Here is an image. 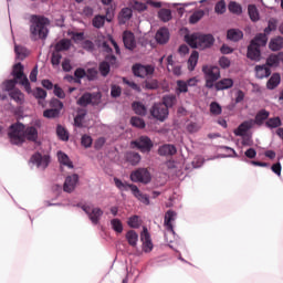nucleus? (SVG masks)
<instances>
[{
    "label": "nucleus",
    "mask_w": 283,
    "mask_h": 283,
    "mask_svg": "<svg viewBox=\"0 0 283 283\" xmlns=\"http://www.w3.org/2000/svg\"><path fill=\"white\" fill-rule=\"evenodd\" d=\"M158 19L159 21H163V23H169L174 19V15L171 14V9L161 8L158 11Z\"/></svg>",
    "instance_id": "f704fd0d"
},
{
    "label": "nucleus",
    "mask_w": 283,
    "mask_h": 283,
    "mask_svg": "<svg viewBox=\"0 0 283 283\" xmlns=\"http://www.w3.org/2000/svg\"><path fill=\"white\" fill-rule=\"evenodd\" d=\"M228 10L232 14H237V17H240V14H242V4H240V3L235 2V1H231L228 4Z\"/></svg>",
    "instance_id": "49530a36"
},
{
    "label": "nucleus",
    "mask_w": 283,
    "mask_h": 283,
    "mask_svg": "<svg viewBox=\"0 0 283 283\" xmlns=\"http://www.w3.org/2000/svg\"><path fill=\"white\" fill-rule=\"evenodd\" d=\"M87 72L84 67H77L74 71V83H77V85H81L83 78H86Z\"/></svg>",
    "instance_id": "37998d69"
},
{
    "label": "nucleus",
    "mask_w": 283,
    "mask_h": 283,
    "mask_svg": "<svg viewBox=\"0 0 283 283\" xmlns=\"http://www.w3.org/2000/svg\"><path fill=\"white\" fill-rule=\"evenodd\" d=\"M280 63H283V51L277 54L272 53L266 57L265 65L271 70V67H280Z\"/></svg>",
    "instance_id": "dca6fc26"
},
{
    "label": "nucleus",
    "mask_w": 283,
    "mask_h": 283,
    "mask_svg": "<svg viewBox=\"0 0 283 283\" xmlns=\"http://www.w3.org/2000/svg\"><path fill=\"white\" fill-rule=\"evenodd\" d=\"M70 48H72V40L64 38L56 42L54 52H67Z\"/></svg>",
    "instance_id": "cd10ccee"
},
{
    "label": "nucleus",
    "mask_w": 283,
    "mask_h": 283,
    "mask_svg": "<svg viewBox=\"0 0 283 283\" xmlns=\"http://www.w3.org/2000/svg\"><path fill=\"white\" fill-rule=\"evenodd\" d=\"M247 59L254 61V63H260V61H262V49L260 48V43L250 41L247 50Z\"/></svg>",
    "instance_id": "9b49d317"
},
{
    "label": "nucleus",
    "mask_w": 283,
    "mask_h": 283,
    "mask_svg": "<svg viewBox=\"0 0 283 283\" xmlns=\"http://www.w3.org/2000/svg\"><path fill=\"white\" fill-rule=\"evenodd\" d=\"M275 30H277V20L270 19L268 21V27L264 29V34H271L272 32H275Z\"/></svg>",
    "instance_id": "680f3d73"
},
{
    "label": "nucleus",
    "mask_w": 283,
    "mask_h": 283,
    "mask_svg": "<svg viewBox=\"0 0 283 283\" xmlns=\"http://www.w3.org/2000/svg\"><path fill=\"white\" fill-rule=\"evenodd\" d=\"M92 143H94V139H92V136L84 134L81 138V145L82 147H85V149H90L92 147Z\"/></svg>",
    "instance_id": "774afa93"
},
{
    "label": "nucleus",
    "mask_w": 283,
    "mask_h": 283,
    "mask_svg": "<svg viewBox=\"0 0 283 283\" xmlns=\"http://www.w3.org/2000/svg\"><path fill=\"white\" fill-rule=\"evenodd\" d=\"M184 40L191 50H209L213 48L216 43L213 34L202 32L187 33Z\"/></svg>",
    "instance_id": "7ed1b4c3"
},
{
    "label": "nucleus",
    "mask_w": 283,
    "mask_h": 283,
    "mask_svg": "<svg viewBox=\"0 0 283 283\" xmlns=\"http://www.w3.org/2000/svg\"><path fill=\"white\" fill-rule=\"evenodd\" d=\"M251 41L259 43L260 48H265L266 43H269V38L266 36V33H259Z\"/></svg>",
    "instance_id": "3c124183"
},
{
    "label": "nucleus",
    "mask_w": 283,
    "mask_h": 283,
    "mask_svg": "<svg viewBox=\"0 0 283 283\" xmlns=\"http://www.w3.org/2000/svg\"><path fill=\"white\" fill-rule=\"evenodd\" d=\"M57 160L60 165H63V167H67L69 169H74V163L70 160V156L63 153V150L57 151Z\"/></svg>",
    "instance_id": "c756f323"
},
{
    "label": "nucleus",
    "mask_w": 283,
    "mask_h": 283,
    "mask_svg": "<svg viewBox=\"0 0 283 283\" xmlns=\"http://www.w3.org/2000/svg\"><path fill=\"white\" fill-rule=\"evenodd\" d=\"M282 83V75L280 73H273L266 82L268 90H275Z\"/></svg>",
    "instance_id": "c85d7f7f"
},
{
    "label": "nucleus",
    "mask_w": 283,
    "mask_h": 283,
    "mask_svg": "<svg viewBox=\"0 0 283 283\" xmlns=\"http://www.w3.org/2000/svg\"><path fill=\"white\" fill-rule=\"evenodd\" d=\"M178 154V148L174 144H164L158 148L159 156H176Z\"/></svg>",
    "instance_id": "412c9836"
},
{
    "label": "nucleus",
    "mask_w": 283,
    "mask_h": 283,
    "mask_svg": "<svg viewBox=\"0 0 283 283\" xmlns=\"http://www.w3.org/2000/svg\"><path fill=\"white\" fill-rule=\"evenodd\" d=\"M189 92V85L185 80L177 81L176 94H187Z\"/></svg>",
    "instance_id": "603ef678"
},
{
    "label": "nucleus",
    "mask_w": 283,
    "mask_h": 283,
    "mask_svg": "<svg viewBox=\"0 0 283 283\" xmlns=\"http://www.w3.org/2000/svg\"><path fill=\"white\" fill-rule=\"evenodd\" d=\"M8 137L10 138L11 145L17 146L23 145L25 138L31 143H36L39 140V129H36V126H28L25 128V124L17 122L10 125Z\"/></svg>",
    "instance_id": "f03ea898"
},
{
    "label": "nucleus",
    "mask_w": 283,
    "mask_h": 283,
    "mask_svg": "<svg viewBox=\"0 0 283 283\" xmlns=\"http://www.w3.org/2000/svg\"><path fill=\"white\" fill-rule=\"evenodd\" d=\"M103 25H105V15H95V19H93V28L101 30Z\"/></svg>",
    "instance_id": "0e129e2a"
},
{
    "label": "nucleus",
    "mask_w": 283,
    "mask_h": 283,
    "mask_svg": "<svg viewBox=\"0 0 283 283\" xmlns=\"http://www.w3.org/2000/svg\"><path fill=\"white\" fill-rule=\"evenodd\" d=\"M2 85H4L3 91L10 94V92H14V90H18L17 85H19V80H15L14 77L12 80H6Z\"/></svg>",
    "instance_id": "79ce46f5"
},
{
    "label": "nucleus",
    "mask_w": 283,
    "mask_h": 283,
    "mask_svg": "<svg viewBox=\"0 0 283 283\" xmlns=\"http://www.w3.org/2000/svg\"><path fill=\"white\" fill-rule=\"evenodd\" d=\"M255 78L262 81V78H269L271 76V69L266 66V64H259L254 67Z\"/></svg>",
    "instance_id": "b1692460"
},
{
    "label": "nucleus",
    "mask_w": 283,
    "mask_h": 283,
    "mask_svg": "<svg viewBox=\"0 0 283 283\" xmlns=\"http://www.w3.org/2000/svg\"><path fill=\"white\" fill-rule=\"evenodd\" d=\"M125 238L129 247H133V249L138 247V232H136V230H128L125 234Z\"/></svg>",
    "instance_id": "7c9ffc66"
},
{
    "label": "nucleus",
    "mask_w": 283,
    "mask_h": 283,
    "mask_svg": "<svg viewBox=\"0 0 283 283\" xmlns=\"http://www.w3.org/2000/svg\"><path fill=\"white\" fill-rule=\"evenodd\" d=\"M210 114H212V116H220V114H222V105L216 101L211 102Z\"/></svg>",
    "instance_id": "6e6d98bb"
},
{
    "label": "nucleus",
    "mask_w": 283,
    "mask_h": 283,
    "mask_svg": "<svg viewBox=\"0 0 283 283\" xmlns=\"http://www.w3.org/2000/svg\"><path fill=\"white\" fill-rule=\"evenodd\" d=\"M132 195L134 196V198H136L137 200H139V202H142L143 205L149 206L150 201H149V195L147 193H143L140 191V189L138 188V186H134L133 187V192Z\"/></svg>",
    "instance_id": "a878e982"
},
{
    "label": "nucleus",
    "mask_w": 283,
    "mask_h": 283,
    "mask_svg": "<svg viewBox=\"0 0 283 283\" xmlns=\"http://www.w3.org/2000/svg\"><path fill=\"white\" fill-rule=\"evenodd\" d=\"M132 107L137 116H147V106L143 102H133Z\"/></svg>",
    "instance_id": "ea45409f"
},
{
    "label": "nucleus",
    "mask_w": 283,
    "mask_h": 283,
    "mask_svg": "<svg viewBox=\"0 0 283 283\" xmlns=\"http://www.w3.org/2000/svg\"><path fill=\"white\" fill-rule=\"evenodd\" d=\"M49 106L51 109H59V112H62V109L65 107V105L61 102V99L56 97H52L49 102Z\"/></svg>",
    "instance_id": "4d7b16f0"
},
{
    "label": "nucleus",
    "mask_w": 283,
    "mask_h": 283,
    "mask_svg": "<svg viewBox=\"0 0 283 283\" xmlns=\"http://www.w3.org/2000/svg\"><path fill=\"white\" fill-rule=\"evenodd\" d=\"M130 125L132 127H136L137 129H145V127L147 126L143 117H136V116H133L130 118Z\"/></svg>",
    "instance_id": "09e8293b"
},
{
    "label": "nucleus",
    "mask_w": 283,
    "mask_h": 283,
    "mask_svg": "<svg viewBox=\"0 0 283 283\" xmlns=\"http://www.w3.org/2000/svg\"><path fill=\"white\" fill-rule=\"evenodd\" d=\"M135 149H138L140 154H149L154 149V142L149 136L143 135L138 139L133 140Z\"/></svg>",
    "instance_id": "423d86ee"
},
{
    "label": "nucleus",
    "mask_w": 283,
    "mask_h": 283,
    "mask_svg": "<svg viewBox=\"0 0 283 283\" xmlns=\"http://www.w3.org/2000/svg\"><path fill=\"white\" fill-rule=\"evenodd\" d=\"M155 39L159 45H167L169 43V29L161 28L157 31Z\"/></svg>",
    "instance_id": "aec40b11"
},
{
    "label": "nucleus",
    "mask_w": 283,
    "mask_h": 283,
    "mask_svg": "<svg viewBox=\"0 0 283 283\" xmlns=\"http://www.w3.org/2000/svg\"><path fill=\"white\" fill-rule=\"evenodd\" d=\"M44 118H49L50 120L54 118H61V111L56 108H46L43 111Z\"/></svg>",
    "instance_id": "a18cd8bd"
},
{
    "label": "nucleus",
    "mask_w": 283,
    "mask_h": 283,
    "mask_svg": "<svg viewBox=\"0 0 283 283\" xmlns=\"http://www.w3.org/2000/svg\"><path fill=\"white\" fill-rule=\"evenodd\" d=\"M77 105H80V107H87V105H92V93L90 92L84 93L77 99Z\"/></svg>",
    "instance_id": "c03bdc74"
},
{
    "label": "nucleus",
    "mask_w": 283,
    "mask_h": 283,
    "mask_svg": "<svg viewBox=\"0 0 283 283\" xmlns=\"http://www.w3.org/2000/svg\"><path fill=\"white\" fill-rule=\"evenodd\" d=\"M56 136L62 140L63 143H67L70 140V132L66 130L63 125L59 124L56 126Z\"/></svg>",
    "instance_id": "a19ab883"
},
{
    "label": "nucleus",
    "mask_w": 283,
    "mask_h": 283,
    "mask_svg": "<svg viewBox=\"0 0 283 283\" xmlns=\"http://www.w3.org/2000/svg\"><path fill=\"white\" fill-rule=\"evenodd\" d=\"M127 226L130 229H140V217L138 214L130 216L127 220Z\"/></svg>",
    "instance_id": "de8ad7c7"
},
{
    "label": "nucleus",
    "mask_w": 283,
    "mask_h": 283,
    "mask_svg": "<svg viewBox=\"0 0 283 283\" xmlns=\"http://www.w3.org/2000/svg\"><path fill=\"white\" fill-rule=\"evenodd\" d=\"M134 17V10L129 7H124L118 15L119 25H125Z\"/></svg>",
    "instance_id": "6ab92c4d"
},
{
    "label": "nucleus",
    "mask_w": 283,
    "mask_h": 283,
    "mask_svg": "<svg viewBox=\"0 0 283 283\" xmlns=\"http://www.w3.org/2000/svg\"><path fill=\"white\" fill-rule=\"evenodd\" d=\"M76 185H78V174L69 175L65 178L63 191L65 193H72L76 189Z\"/></svg>",
    "instance_id": "ddd939ff"
},
{
    "label": "nucleus",
    "mask_w": 283,
    "mask_h": 283,
    "mask_svg": "<svg viewBox=\"0 0 283 283\" xmlns=\"http://www.w3.org/2000/svg\"><path fill=\"white\" fill-rule=\"evenodd\" d=\"M132 72L136 78H145V76H151L156 72V67L150 64L135 63L132 66Z\"/></svg>",
    "instance_id": "6e6552de"
},
{
    "label": "nucleus",
    "mask_w": 283,
    "mask_h": 283,
    "mask_svg": "<svg viewBox=\"0 0 283 283\" xmlns=\"http://www.w3.org/2000/svg\"><path fill=\"white\" fill-rule=\"evenodd\" d=\"M14 53H15V59H19V61H23L28 54H25V48L21 45H15L14 46Z\"/></svg>",
    "instance_id": "e2e57ef3"
},
{
    "label": "nucleus",
    "mask_w": 283,
    "mask_h": 283,
    "mask_svg": "<svg viewBox=\"0 0 283 283\" xmlns=\"http://www.w3.org/2000/svg\"><path fill=\"white\" fill-rule=\"evenodd\" d=\"M143 87L144 90L155 91L160 88V83L158 82L157 78L147 76V78L144 81Z\"/></svg>",
    "instance_id": "c9c22d12"
},
{
    "label": "nucleus",
    "mask_w": 283,
    "mask_h": 283,
    "mask_svg": "<svg viewBox=\"0 0 283 283\" xmlns=\"http://www.w3.org/2000/svg\"><path fill=\"white\" fill-rule=\"evenodd\" d=\"M198 59H200V53L198 51H192L189 59H188V70L189 72H193L196 70V66L198 65Z\"/></svg>",
    "instance_id": "58836bf2"
},
{
    "label": "nucleus",
    "mask_w": 283,
    "mask_h": 283,
    "mask_svg": "<svg viewBox=\"0 0 283 283\" xmlns=\"http://www.w3.org/2000/svg\"><path fill=\"white\" fill-rule=\"evenodd\" d=\"M52 157H50V155L42 156L40 151H36L30 157L29 163H31V165H35L38 169H40V167H42V169H48Z\"/></svg>",
    "instance_id": "9d476101"
},
{
    "label": "nucleus",
    "mask_w": 283,
    "mask_h": 283,
    "mask_svg": "<svg viewBox=\"0 0 283 283\" xmlns=\"http://www.w3.org/2000/svg\"><path fill=\"white\" fill-rule=\"evenodd\" d=\"M124 48L126 50L134 51L136 50V35H134V32L126 30L123 32L122 35Z\"/></svg>",
    "instance_id": "4468645a"
},
{
    "label": "nucleus",
    "mask_w": 283,
    "mask_h": 283,
    "mask_svg": "<svg viewBox=\"0 0 283 283\" xmlns=\"http://www.w3.org/2000/svg\"><path fill=\"white\" fill-rule=\"evenodd\" d=\"M101 98H103V93L101 91L91 93V103L93 107L101 105Z\"/></svg>",
    "instance_id": "052dcab7"
},
{
    "label": "nucleus",
    "mask_w": 283,
    "mask_h": 283,
    "mask_svg": "<svg viewBox=\"0 0 283 283\" xmlns=\"http://www.w3.org/2000/svg\"><path fill=\"white\" fill-rule=\"evenodd\" d=\"M113 182H114L115 187L118 189V191H129L130 190L133 192L134 187H136V185L129 184L127 181H123L118 177H114Z\"/></svg>",
    "instance_id": "5701e85b"
},
{
    "label": "nucleus",
    "mask_w": 283,
    "mask_h": 283,
    "mask_svg": "<svg viewBox=\"0 0 283 283\" xmlns=\"http://www.w3.org/2000/svg\"><path fill=\"white\" fill-rule=\"evenodd\" d=\"M104 59L105 60L98 64V72L103 78H107L112 72V65H116L117 57L114 54H107Z\"/></svg>",
    "instance_id": "0eeeda50"
},
{
    "label": "nucleus",
    "mask_w": 283,
    "mask_h": 283,
    "mask_svg": "<svg viewBox=\"0 0 283 283\" xmlns=\"http://www.w3.org/2000/svg\"><path fill=\"white\" fill-rule=\"evenodd\" d=\"M32 94L38 101H45V98H48V91L43 90L41 86L35 87Z\"/></svg>",
    "instance_id": "864d4df0"
},
{
    "label": "nucleus",
    "mask_w": 283,
    "mask_h": 283,
    "mask_svg": "<svg viewBox=\"0 0 283 283\" xmlns=\"http://www.w3.org/2000/svg\"><path fill=\"white\" fill-rule=\"evenodd\" d=\"M244 39V32L240 29H229L227 31V40L232 41L233 43H239V41H242Z\"/></svg>",
    "instance_id": "4be33fe9"
},
{
    "label": "nucleus",
    "mask_w": 283,
    "mask_h": 283,
    "mask_svg": "<svg viewBox=\"0 0 283 283\" xmlns=\"http://www.w3.org/2000/svg\"><path fill=\"white\" fill-rule=\"evenodd\" d=\"M214 12L217 14H224L227 12V2L224 0H220L214 6Z\"/></svg>",
    "instance_id": "69168bd1"
},
{
    "label": "nucleus",
    "mask_w": 283,
    "mask_h": 283,
    "mask_svg": "<svg viewBox=\"0 0 283 283\" xmlns=\"http://www.w3.org/2000/svg\"><path fill=\"white\" fill-rule=\"evenodd\" d=\"M176 103H178V97L176 94H166L161 97V105L168 111L171 109Z\"/></svg>",
    "instance_id": "393cba45"
},
{
    "label": "nucleus",
    "mask_w": 283,
    "mask_h": 283,
    "mask_svg": "<svg viewBox=\"0 0 283 283\" xmlns=\"http://www.w3.org/2000/svg\"><path fill=\"white\" fill-rule=\"evenodd\" d=\"M248 14L252 23H258V21L260 20V11L258 10V6L255 4L248 6Z\"/></svg>",
    "instance_id": "4c0bfd02"
},
{
    "label": "nucleus",
    "mask_w": 283,
    "mask_h": 283,
    "mask_svg": "<svg viewBox=\"0 0 283 283\" xmlns=\"http://www.w3.org/2000/svg\"><path fill=\"white\" fill-rule=\"evenodd\" d=\"M269 116H271V112L265 108L260 109L253 119V125H264V120H269Z\"/></svg>",
    "instance_id": "bb28decb"
},
{
    "label": "nucleus",
    "mask_w": 283,
    "mask_h": 283,
    "mask_svg": "<svg viewBox=\"0 0 283 283\" xmlns=\"http://www.w3.org/2000/svg\"><path fill=\"white\" fill-rule=\"evenodd\" d=\"M176 216H178V213H176V211L167 210L165 218H164V226L166 227V231L168 233H171V235H174V238H178L176 230H174V223H172L176 220Z\"/></svg>",
    "instance_id": "f8f14e48"
},
{
    "label": "nucleus",
    "mask_w": 283,
    "mask_h": 283,
    "mask_svg": "<svg viewBox=\"0 0 283 283\" xmlns=\"http://www.w3.org/2000/svg\"><path fill=\"white\" fill-rule=\"evenodd\" d=\"M150 116L159 123H165L169 118V109H167L161 103H154L150 107Z\"/></svg>",
    "instance_id": "1a4fd4ad"
},
{
    "label": "nucleus",
    "mask_w": 283,
    "mask_h": 283,
    "mask_svg": "<svg viewBox=\"0 0 283 283\" xmlns=\"http://www.w3.org/2000/svg\"><path fill=\"white\" fill-rule=\"evenodd\" d=\"M129 179L132 182L149 185V182H151V172L147 168L139 167L130 172Z\"/></svg>",
    "instance_id": "39448f33"
},
{
    "label": "nucleus",
    "mask_w": 283,
    "mask_h": 283,
    "mask_svg": "<svg viewBox=\"0 0 283 283\" xmlns=\"http://www.w3.org/2000/svg\"><path fill=\"white\" fill-rule=\"evenodd\" d=\"M111 227L115 233H123V221L118 218H114L111 220Z\"/></svg>",
    "instance_id": "5fc2aeb1"
},
{
    "label": "nucleus",
    "mask_w": 283,
    "mask_h": 283,
    "mask_svg": "<svg viewBox=\"0 0 283 283\" xmlns=\"http://www.w3.org/2000/svg\"><path fill=\"white\" fill-rule=\"evenodd\" d=\"M202 17H205V10L195 11L189 18L190 25H196V23H198V21H200Z\"/></svg>",
    "instance_id": "8fccbe9b"
},
{
    "label": "nucleus",
    "mask_w": 283,
    "mask_h": 283,
    "mask_svg": "<svg viewBox=\"0 0 283 283\" xmlns=\"http://www.w3.org/2000/svg\"><path fill=\"white\" fill-rule=\"evenodd\" d=\"M202 73L205 74L207 90H213L214 92H224L231 90L235 82L231 77H223L220 80V67L216 65H203Z\"/></svg>",
    "instance_id": "f257e3e1"
},
{
    "label": "nucleus",
    "mask_w": 283,
    "mask_h": 283,
    "mask_svg": "<svg viewBox=\"0 0 283 283\" xmlns=\"http://www.w3.org/2000/svg\"><path fill=\"white\" fill-rule=\"evenodd\" d=\"M124 158L128 165H132L133 167H136L143 160V157L140 154L134 150H128L125 153Z\"/></svg>",
    "instance_id": "a211bd4d"
},
{
    "label": "nucleus",
    "mask_w": 283,
    "mask_h": 283,
    "mask_svg": "<svg viewBox=\"0 0 283 283\" xmlns=\"http://www.w3.org/2000/svg\"><path fill=\"white\" fill-rule=\"evenodd\" d=\"M103 209L101 208H93L91 213L88 214V219L91 220L92 224L96 226L101 222V218H103Z\"/></svg>",
    "instance_id": "2f4dec72"
},
{
    "label": "nucleus",
    "mask_w": 283,
    "mask_h": 283,
    "mask_svg": "<svg viewBox=\"0 0 283 283\" xmlns=\"http://www.w3.org/2000/svg\"><path fill=\"white\" fill-rule=\"evenodd\" d=\"M220 149H230L232 154H219L217 158H240V155L235 151V149L229 147V146H220Z\"/></svg>",
    "instance_id": "13d9d810"
},
{
    "label": "nucleus",
    "mask_w": 283,
    "mask_h": 283,
    "mask_svg": "<svg viewBox=\"0 0 283 283\" xmlns=\"http://www.w3.org/2000/svg\"><path fill=\"white\" fill-rule=\"evenodd\" d=\"M265 127H268V129H280V127H282V118L280 116L268 118Z\"/></svg>",
    "instance_id": "e433bc0d"
},
{
    "label": "nucleus",
    "mask_w": 283,
    "mask_h": 283,
    "mask_svg": "<svg viewBox=\"0 0 283 283\" xmlns=\"http://www.w3.org/2000/svg\"><path fill=\"white\" fill-rule=\"evenodd\" d=\"M253 119H248L242 122L234 130V136H245L248 134H251V129H253Z\"/></svg>",
    "instance_id": "2eb2a0df"
},
{
    "label": "nucleus",
    "mask_w": 283,
    "mask_h": 283,
    "mask_svg": "<svg viewBox=\"0 0 283 283\" xmlns=\"http://www.w3.org/2000/svg\"><path fill=\"white\" fill-rule=\"evenodd\" d=\"M132 9L136 10L137 12H145V10H147V3L133 0Z\"/></svg>",
    "instance_id": "338daca9"
},
{
    "label": "nucleus",
    "mask_w": 283,
    "mask_h": 283,
    "mask_svg": "<svg viewBox=\"0 0 283 283\" xmlns=\"http://www.w3.org/2000/svg\"><path fill=\"white\" fill-rule=\"evenodd\" d=\"M9 96L12 101L18 103V105H23V103H25V94H23V92H21V90L19 88L11 91L9 93Z\"/></svg>",
    "instance_id": "72a5a7b5"
},
{
    "label": "nucleus",
    "mask_w": 283,
    "mask_h": 283,
    "mask_svg": "<svg viewBox=\"0 0 283 283\" xmlns=\"http://www.w3.org/2000/svg\"><path fill=\"white\" fill-rule=\"evenodd\" d=\"M283 48V36L279 35L274 39H271L269 42V49L271 52H280Z\"/></svg>",
    "instance_id": "473e14b6"
},
{
    "label": "nucleus",
    "mask_w": 283,
    "mask_h": 283,
    "mask_svg": "<svg viewBox=\"0 0 283 283\" xmlns=\"http://www.w3.org/2000/svg\"><path fill=\"white\" fill-rule=\"evenodd\" d=\"M98 78V70L96 67H90L86 70V80L92 83Z\"/></svg>",
    "instance_id": "bf43d9fd"
},
{
    "label": "nucleus",
    "mask_w": 283,
    "mask_h": 283,
    "mask_svg": "<svg viewBox=\"0 0 283 283\" xmlns=\"http://www.w3.org/2000/svg\"><path fill=\"white\" fill-rule=\"evenodd\" d=\"M48 25H50V18L39 14L32 15L30 25L32 41H39V39H41V41H45V39H48V34H50Z\"/></svg>",
    "instance_id": "20e7f679"
},
{
    "label": "nucleus",
    "mask_w": 283,
    "mask_h": 283,
    "mask_svg": "<svg viewBox=\"0 0 283 283\" xmlns=\"http://www.w3.org/2000/svg\"><path fill=\"white\" fill-rule=\"evenodd\" d=\"M25 66L23 65V63L18 62L13 65V69L11 71V76H13V78H15V81H22V78L28 77V75H25L24 73Z\"/></svg>",
    "instance_id": "f3484780"
}]
</instances>
